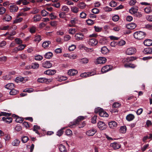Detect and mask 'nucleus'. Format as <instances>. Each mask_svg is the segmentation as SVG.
Wrapping results in <instances>:
<instances>
[{
	"label": "nucleus",
	"instance_id": "43",
	"mask_svg": "<svg viewBox=\"0 0 152 152\" xmlns=\"http://www.w3.org/2000/svg\"><path fill=\"white\" fill-rule=\"evenodd\" d=\"M67 55L69 58L72 59H76L77 57V55L75 54H72L71 55L67 54Z\"/></svg>",
	"mask_w": 152,
	"mask_h": 152
},
{
	"label": "nucleus",
	"instance_id": "50",
	"mask_svg": "<svg viewBox=\"0 0 152 152\" xmlns=\"http://www.w3.org/2000/svg\"><path fill=\"white\" fill-rule=\"evenodd\" d=\"M77 20L76 18H72L70 20V23L72 24L75 26V24L77 23Z\"/></svg>",
	"mask_w": 152,
	"mask_h": 152
},
{
	"label": "nucleus",
	"instance_id": "9",
	"mask_svg": "<svg viewBox=\"0 0 152 152\" xmlns=\"http://www.w3.org/2000/svg\"><path fill=\"white\" fill-rule=\"evenodd\" d=\"M98 127L101 130L105 129L107 128V126L103 122L100 121L98 123Z\"/></svg>",
	"mask_w": 152,
	"mask_h": 152
},
{
	"label": "nucleus",
	"instance_id": "55",
	"mask_svg": "<svg viewBox=\"0 0 152 152\" xmlns=\"http://www.w3.org/2000/svg\"><path fill=\"white\" fill-rule=\"evenodd\" d=\"M36 28L34 26H33L30 28L29 29V31L31 33H34L36 31Z\"/></svg>",
	"mask_w": 152,
	"mask_h": 152
},
{
	"label": "nucleus",
	"instance_id": "59",
	"mask_svg": "<svg viewBox=\"0 0 152 152\" xmlns=\"http://www.w3.org/2000/svg\"><path fill=\"white\" fill-rule=\"evenodd\" d=\"M26 45L24 44H21L20 45L18 48L19 50H23L26 47Z\"/></svg>",
	"mask_w": 152,
	"mask_h": 152
},
{
	"label": "nucleus",
	"instance_id": "45",
	"mask_svg": "<svg viewBox=\"0 0 152 152\" xmlns=\"http://www.w3.org/2000/svg\"><path fill=\"white\" fill-rule=\"evenodd\" d=\"M71 39V37L69 35H65L64 37V39L65 42H67L70 40Z\"/></svg>",
	"mask_w": 152,
	"mask_h": 152
},
{
	"label": "nucleus",
	"instance_id": "41",
	"mask_svg": "<svg viewBox=\"0 0 152 152\" xmlns=\"http://www.w3.org/2000/svg\"><path fill=\"white\" fill-rule=\"evenodd\" d=\"M18 92V91L17 90L12 89L11 90L10 94L11 95H14L17 94Z\"/></svg>",
	"mask_w": 152,
	"mask_h": 152
},
{
	"label": "nucleus",
	"instance_id": "7",
	"mask_svg": "<svg viewBox=\"0 0 152 152\" xmlns=\"http://www.w3.org/2000/svg\"><path fill=\"white\" fill-rule=\"evenodd\" d=\"M107 61V59L104 57H99L96 60L97 64H103L105 63Z\"/></svg>",
	"mask_w": 152,
	"mask_h": 152
},
{
	"label": "nucleus",
	"instance_id": "26",
	"mask_svg": "<svg viewBox=\"0 0 152 152\" xmlns=\"http://www.w3.org/2000/svg\"><path fill=\"white\" fill-rule=\"evenodd\" d=\"M59 150L61 152H66L67 150L65 146L62 144L59 146Z\"/></svg>",
	"mask_w": 152,
	"mask_h": 152
},
{
	"label": "nucleus",
	"instance_id": "46",
	"mask_svg": "<svg viewBox=\"0 0 152 152\" xmlns=\"http://www.w3.org/2000/svg\"><path fill=\"white\" fill-rule=\"evenodd\" d=\"M117 5V3L115 1H112L110 3V5L112 7H115Z\"/></svg>",
	"mask_w": 152,
	"mask_h": 152
},
{
	"label": "nucleus",
	"instance_id": "40",
	"mask_svg": "<svg viewBox=\"0 0 152 152\" xmlns=\"http://www.w3.org/2000/svg\"><path fill=\"white\" fill-rule=\"evenodd\" d=\"M39 66V64L37 63H32L31 65V68L34 69H37Z\"/></svg>",
	"mask_w": 152,
	"mask_h": 152
},
{
	"label": "nucleus",
	"instance_id": "13",
	"mask_svg": "<svg viewBox=\"0 0 152 152\" xmlns=\"http://www.w3.org/2000/svg\"><path fill=\"white\" fill-rule=\"evenodd\" d=\"M96 130L95 129H90L86 132V134L89 136H92L96 132Z\"/></svg>",
	"mask_w": 152,
	"mask_h": 152
},
{
	"label": "nucleus",
	"instance_id": "53",
	"mask_svg": "<svg viewBox=\"0 0 152 152\" xmlns=\"http://www.w3.org/2000/svg\"><path fill=\"white\" fill-rule=\"evenodd\" d=\"M41 14L42 16L44 17L46 16L48 14V12H47L45 10H43L41 11Z\"/></svg>",
	"mask_w": 152,
	"mask_h": 152
},
{
	"label": "nucleus",
	"instance_id": "33",
	"mask_svg": "<svg viewBox=\"0 0 152 152\" xmlns=\"http://www.w3.org/2000/svg\"><path fill=\"white\" fill-rule=\"evenodd\" d=\"M137 10V8L134 7H132L129 10V12L132 14L134 15L136 13Z\"/></svg>",
	"mask_w": 152,
	"mask_h": 152
},
{
	"label": "nucleus",
	"instance_id": "25",
	"mask_svg": "<svg viewBox=\"0 0 152 152\" xmlns=\"http://www.w3.org/2000/svg\"><path fill=\"white\" fill-rule=\"evenodd\" d=\"M5 88L9 90H12L14 87V84L12 83H8L5 86Z\"/></svg>",
	"mask_w": 152,
	"mask_h": 152
},
{
	"label": "nucleus",
	"instance_id": "62",
	"mask_svg": "<svg viewBox=\"0 0 152 152\" xmlns=\"http://www.w3.org/2000/svg\"><path fill=\"white\" fill-rule=\"evenodd\" d=\"M56 41L60 44H61L63 43L62 39L61 38L59 37H57L56 39Z\"/></svg>",
	"mask_w": 152,
	"mask_h": 152
},
{
	"label": "nucleus",
	"instance_id": "23",
	"mask_svg": "<svg viewBox=\"0 0 152 152\" xmlns=\"http://www.w3.org/2000/svg\"><path fill=\"white\" fill-rule=\"evenodd\" d=\"M136 26V25L134 23H132L126 25V27L129 29H133Z\"/></svg>",
	"mask_w": 152,
	"mask_h": 152
},
{
	"label": "nucleus",
	"instance_id": "52",
	"mask_svg": "<svg viewBox=\"0 0 152 152\" xmlns=\"http://www.w3.org/2000/svg\"><path fill=\"white\" fill-rule=\"evenodd\" d=\"M28 140V137H27L26 136H23L22 137V142L24 143H25L27 142Z\"/></svg>",
	"mask_w": 152,
	"mask_h": 152
},
{
	"label": "nucleus",
	"instance_id": "42",
	"mask_svg": "<svg viewBox=\"0 0 152 152\" xmlns=\"http://www.w3.org/2000/svg\"><path fill=\"white\" fill-rule=\"evenodd\" d=\"M72 12L74 13H77L79 11V9L77 7H73L71 8Z\"/></svg>",
	"mask_w": 152,
	"mask_h": 152
},
{
	"label": "nucleus",
	"instance_id": "28",
	"mask_svg": "<svg viewBox=\"0 0 152 152\" xmlns=\"http://www.w3.org/2000/svg\"><path fill=\"white\" fill-rule=\"evenodd\" d=\"M134 115L131 114L127 115L126 117V119L128 121H130L134 119Z\"/></svg>",
	"mask_w": 152,
	"mask_h": 152
},
{
	"label": "nucleus",
	"instance_id": "38",
	"mask_svg": "<svg viewBox=\"0 0 152 152\" xmlns=\"http://www.w3.org/2000/svg\"><path fill=\"white\" fill-rule=\"evenodd\" d=\"M124 66L126 68L130 67L134 68L136 66L134 64H124Z\"/></svg>",
	"mask_w": 152,
	"mask_h": 152
},
{
	"label": "nucleus",
	"instance_id": "29",
	"mask_svg": "<svg viewBox=\"0 0 152 152\" xmlns=\"http://www.w3.org/2000/svg\"><path fill=\"white\" fill-rule=\"evenodd\" d=\"M51 43V42L49 41H45L43 43L42 46L44 48H48Z\"/></svg>",
	"mask_w": 152,
	"mask_h": 152
},
{
	"label": "nucleus",
	"instance_id": "2",
	"mask_svg": "<svg viewBox=\"0 0 152 152\" xmlns=\"http://www.w3.org/2000/svg\"><path fill=\"white\" fill-rule=\"evenodd\" d=\"M134 36L135 38L141 40L145 37V34L142 31H136L134 33Z\"/></svg>",
	"mask_w": 152,
	"mask_h": 152
},
{
	"label": "nucleus",
	"instance_id": "64",
	"mask_svg": "<svg viewBox=\"0 0 152 152\" xmlns=\"http://www.w3.org/2000/svg\"><path fill=\"white\" fill-rule=\"evenodd\" d=\"M125 43L126 42L125 41L122 40L119 42L117 44H118L119 46H121L124 45Z\"/></svg>",
	"mask_w": 152,
	"mask_h": 152
},
{
	"label": "nucleus",
	"instance_id": "1",
	"mask_svg": "<svg viewBox=\"0 0 152 152\" xmlns=\"http://www.w3.org/2000/svg\"><path fill=\"white\" fill-rule=\"evenodd\" d=\"M85 119L84 117L83 116H80L74 121L70 122L69 124V126L71 127H73L75 126L78 125L79 128H83L85 125L86 123L85 121L79 123L80 122Z\"/></svg>",
	"mask_w": 152,
	"mask_h": 152
},
{
	"label": "nucleus",
	"instance_id": "20",
	"mask_svg": "<svg viewBox=\"0 0 152 152\" xmlns=\"http://www.w3.org/2000/svg\"><path fill=\"white\" fill-rule=\"evenodd\" d=\"M56 72L55 70L48 69L44 72V73L45 74L49 75H54Z\"/></svg>",
	"mask_w": 152,
	"mask_h": 152
},
{
	"label": "nucleus",
	"instance_id": "49",
	"mask_svg": "<svg viewBox=\"0 0 152 152\" xmlns=\"http://www.w3.org/2000/svg\"><path fill=\"white\" fill-rule=\"evenodd\" d=\"M23 20L22 18H16L14 21L13 23H16L21 22Z\"/></svg>",
	"mask_w": 152,
	"mask_h": 152
},
{
	"label": "nucleus",
	"instance_id": "57",
	"mask_svg": "<svg viewBox=\"0 0 152 152\" xmlns=\"http://www.w3.org/2000/svg\"><path fill=\"white\" fill-rule=\"evenodd\" d=\"M6 10L5 8L4 7H1L0 8V15H2L4 14L6 12Z\"/></svg>",
	"mask_w": 152,
	"mask_h": 152
},
{
	"label": "nucleus",
	"instance_id": "37",
	"mask_svg": "<svg viewBox=\"0 0 152 152\" xmlns=\"http://www.w3.org/2000/svg\"><path fill=\"white\" fill-rule=\"evenodd\" d=\"M126 126H122L119 130L120 132L122 133H125L126 132Z\"/></svg>",
	"mask_w": 152,
	"mask_h": 152
},
{
	"label": "nucleus",
	"instance_id": "11",
	"mask_svg": "<svg viewBox=\"0 0 152 152\" xmlns=\"http://www.w3.org/2000/svg\"><path fill=\"white\" fill-rule=\"evenodd\" d=\"M136 58L134 57L131 56L129 57H128L126 58H124L122 60V62L125 64H127L130 61H132L135 60Z\"/></svg>",
	"mask_w": 152,
	"mask_h": 152
},
{
	"label": "nucleus",
	"instance_id": "58",
	"mask_svg": "<svg viewBox=\"0 0 152 152\" xmlns=\"http://www.w3.org/2000/svg\"><path fill=\"white\" fill-rule=\"evenodd\" d=\"M92 12L94 14H97L99 12V10L96 8H94L92 10Z\"/></svg>",
	"mask_w": 152,
	"mask_h": 152
},
{
	"label": "nucleus",
	"instance_id": "35",
	"mask_svg": "<svg viewBox=\"0 0 152 152\" xmlns=\"http://www.w3.org/2000/svg\"><path fill=\"white\" fill-rule=\"evenodd\" d=\"M3 19L5 21H9L12 19V17L9 15H6L3 18Z\"/></svg>",
	"mask_w": 152,
	"mask_h": 152
},
{
	"label": "nucleus",
	"instance_id": "60",
	"mask_svg": "<svg viewBox=\"0 0 152 152\" xmlns=\"http://www.w3.org/2000/svg\"><path fill=\"white\" fill-rule=\"evenodd\" d=\"M119 16L118 15H115L112 18L113 20L115 22H116L118 21L119 19Z\"/></svg>",
	"mask_w": 152,
	"mask_h": 152
},
{
	"label": "nucleus",
	"instance_id": "17",
	"mask_svg": "<svg viewBox=\"0 0 152 152\" xmlns=\"http://www.w3.org/2000/svg\"><path fill=\"white\" fill-rule=\"evenodd\" d=\"M78 71L77 70L75 69H69L68 72V74L70 76H74L77 74Z\"/></svg>",
	"mask_w": 152,
	"mask_h": 152
},
{
	"label": "nucleus",
	"instance_id": "51",
	"mask_svg": "<svg viewBox=\"0 0 152 152\" xmlns=\"http://www.w3.org/2000/svg\"><path fill=\"white\" fill-rule=\"evenodd\" d=\"M80 62L83 64H87L88 62V59L87 58H83L80 59Z\"/></svg>",
	"mask_w": 152,
	"mask_h": 152
},
{
	"label": "nucleus",
	"instance_id": "8",
	"mask_svg": "<svg viewBox=\"0 0 152 152\" xmlns=\"http://www.w3.org/2000/svg\"><path fill=\"white\" fill-rule=\"evenodd\" d=\"M38 82L39 83H46L50 82L52 81V79H48L45 78H39L37 80Z\"/></svg>",
	"mask_w": 152,
	"mask_h": 152
},
{
	"label": "nucleus",
	"instance_id": "19",
	"mask_svg": "<svg viewBox=\"0 0 152 152\" xmlns=\"http://www.w3.org/2000/svg\"><path fill=\"white\" fill-rule=\"evenodd\" d=\"M108 125L110 128L114 129L117 126L118 124L117 122L113 121L109 122Z\"/></svg>",
	"mask_w": 152,
	"mask_h": 152
},
{
	"label": "nucleus",
	"instance_id": "18",
	"mask_svg": "<svg viewBox=\"0 0 152 152\" xmlns=\"http://www.w3.org/2000/svg\"><path fill=\"white\" fill-rule=\"evenodd\" d=\"M111 69L110 66L109 65H106L103 66L102 69L101 71L103 73H105Z\"/></svg>",
	"mask_w": 152,
	"mask_h": 152
},
{
	"label": "nucleus",
	"instance_id": "15",
	"mask_svg": "<svg viewBox=\"0 0 152 152\" xmlns=\"http://www.w3.org/2000/svg\"><path fill=\"white\" fill-rule=\"evenodd\" d=\"M52 65V64L49 61H47L42 63V66L46 68H49L51 67Z\"/></svg>",
	"mask_w": 152,
	"mask_h": 152
},
{
	"label": "nucleus",
	"instance_id": "3",
	"mask_svg": "<svg viewBox=\"0 0 152 152\" xmlns=\"http://www.w3.org/2000/svg\"><path fill=\"white\" fill-rule=\"evenodd\" d=\"M95 112L96 113L99 112V115L101 117H107L108 116V114L105 111L99 108L95 109Z\"/></svg>",
	"mask_w": 152,
	"mask_h": 152
},
{
	"label": "nucleus",
	"instance_id": "34",
	"mask_svg": "<svg viewBox=\"0 0 152 152\" xmlns=\"http://www.w3.org/2000/svg\"><path fill=\"white\" fill-rule=\"evenodd\" d=\"M20 142V141L18 139H16L12 142V144L14 146H18L19 145Z\"/></svg>",
	"mask_w": 152,
	"mask_h": 152
},
{
	"label": "nucleus",
	"instance_id": "56",
	"mask_svg": "<svg viewBox=\"0 0 152 152\" xmlns=\"http://www.w3.org/2000/svg\"><path fill=\"white\" fill-rule=\"evenodd\" d=\"M61 10L62 11L68 12L69 11V9L67 6H64L62 7Z\"/></svg>",
	"mask_w": 152,
	"mask_h": 152
},
{
	"label": "nucleus",
	"instance_id": "4",
	"mask_svg": "<svg viewBox=\"0 0 152 152\" xmlns=\"http://www.w3.org/2000/svg\"><path fill=\"white\" fill-rule=\"evenodd\" d=\"M136 52V50L135 48L131 47L126 49V53L127 55H131L134 54Z\"/></svg>",
	"mask_w": 152,
	"mask_h": 152
},
{
	"label": "nucleus",
	"instance_id": "54",
	"mask_svg": "<svg viewBox=\"0 0 152 152\" xmlns=\"http://www.w3.org/2000/svg\"><path fill=\"white\" fill-rule=\"evenodd\" d=\"M76 48V46L75 45H72L69 47V50L70 51H73Z\"/></svg>",
	"mask_w": 152,
	"mask_h": 152
},
{
	"label": "nucleus",
	"instance_id": "6",
	"mask_svg": "<svg viewBox=\"0 0 152 152\" xmlns=\"http://www.w3.org/2000/svg\"><path fill=\"white\" fill-rule=\"evenodd\" d=\"M75 39L78 41L82 40L84 38V36L83 34L79 33H76L75 36Z\"/></svg>",
	"mask_w": 152,
	"mask_h": 152
},
{
	"label": "nucleus",
	"instance_id": "47",
	"mask_svg": "<svg viewBox=\"0 0 152 152\" xmlns=\"http://www.w3.org/2000/svg\"><path fill=\"white\" fill-rule=\"evenodd\" d=\"M43 58V57L40 55H38L35 56L34 58L37 61H41Z\"/></svg>",
	"mask_w": 152,
	"mask_h": 152
},
{
	"label": "nucleus",
	"instance_id": "24",
	"mask_svg": "<svg viewBox=\"0 0 152 152\" xmlns=\"http://www.w3.org/2000/svg\"><path fill=\"white\" fill-rule=\"evenodd\" d=\"M92 73V72H85L81 74L80 76L82 77L85 78L93 75V74Z\"/></svg>",
	"mask_w": 152,
	"mask_h": 152
},
{
	"label": "nucleus",
	"instance_id": "10",
	"mask_svg": "<svg viewBox=\"0 0 152 152\" xmlns=\"http://www.w3.org/2000/svg\"><path fill=\"white\" fill-rule=\"evenodd\" d=\"M110 146L114 149H116L120 148L121 145L119 143L114 142L110 144Z\"/></svg>",
	"mask_w": 152,
	"mask_h": 152
},
{
	"label": "nucleus",
	"instance_id": "16",
	"mask_svg": "<svg viewBox=\"0 0 152 152\" xmlns=\"http://www.w3.org/2000/svg\"><path fill=\"white\" fill-rule=\"evenodd\" d=\"M4 117L2 118V120L4 122L9 124L11 123L12 121V119L10 117H8V116H5Z\"/></svg>",
	"mask_w": 152,
	"mask_h": 152
},
{
	"label": "nucleus",
	"instance_id": "14",
	"mask_svg": "<svg viewBox=\"0 0 152 152\" xmlns=\"http://www.w3.org/2000/svg\"><path fill=\"white\" fill-rule=\"evenodd\" d=\"M42 17L40 15L37 14L35 15L33 17V21L34 22H39L40 20Z\"/></svg>",
	"mask_w": 152,
	"mask_h": 152
},
{
	"label": "nucleus",
	"instance_id": "32",
	"mask_svg": "<svg viewBox=\"0 0 152 152\" xmlns=\"http://www.w3.org/2000/svg\"><path fill=\"white\" fill-rule=\"evenodd\" d=\"M53 54L50 52L46 53L45 55V57L47 59H50L52 57Z\"/></svg>",
	"mask_w": 152,
	"mask_h": 152
},
{
	"label": "nucleus",
	"instance_id": "61",
	"mask_svg": "<svg viewBox=\"0 0 152 152\" xmlns=\"http://www.w3.org/2000/svg\"><path fill=\"white\" fill-rule=\"evenodd\" d=\"M75 28H70L69 30V33L70 34H73L75 33Z\"/></svg>",
	"mask_w": 152,
	"mask_h": 152
},
{
	"label": "nucleus",
	"instance_id": "36",
	"mask_svg": "<svg viewBox=\"0 0 152 152\" xmlns=\"http://www.w3.org/2000/svg\"><path fill=\"white\" fill-rule=\"evenodd\" d=\"M41 39V36L40 35H37L34 37V41L38 43L39 42Z\"/></svg>",
	"mask_w": 152,
	"mask_h": 152
},
{
	"label": "nucleus",
	"instance_id": "63",
	"mask_svg": "<svg viewBox=\"0 0 152 152\" xmlns=\"http://www.w3.org/2000/svg\"><path fill=\"white\" fill-rule=\"evenodd\" d=\"M94 28L95 31L97 32H100L102 30V28L98 26H94Z\"/></svg>",
	"mask_w": 152,
	"mask_h": 152
},
{
	"label": "nucleus",
	"instance_id": "5",
	"mask_svg": "<svg viewBox=\"0 0 152 152\" xmlns=\"http://www.w3.org/2000/svg\"><path fill=\"white\" fill-rule=\"evenodd\" d=\"M10 9L11 12H16L18 9V7L17 6L15 5H14V4L12 3L10 4Z\"/></svg>",
	"mask_w": 152,
	"mask_h": 152
},
{
	"label": "nucleus",
	"instance_id": "12",
	"mask_svg": "<svg viewBox=\"0 0 152 152\" xmlns=\"http://www.w3.org/2000/svg\"><path fill=\"white\" fill-rule=\"evenodd\" d=\"M98 43V41L94 38L90 39L88 41V44L92 46H96Z\"/></svg>",
	"mask_w": 152,
	"mask_h": 152
},
{
	"label": "nucleus",
	"instance_id": "31",
	"mask_svg": "<svg viewBox=\"0 0 152 152\" xmlns=\"http://www.w3.org/2000/svg\"><path fill=\"white\" fill-rule=\"evenodd\" d=\"M101 51L102 53L105 54L108 53L109 50L106 47H103L102 48Z\"/></svg>",
	"mask_w": 152,
	"mask_h": 152
},
{
	"label": "nucleus",
	"instance_id": "21",
	"mask_svg": "<svg viewBox=\"0 0 152 152\" xmlns=\"http://www.w3.org/2000/svg\"><path fill=\"white\" fill-rule=\"evenodd\" d=\"M144 44L145 46H151L152 45V40L150 39H146L144 41Z\"/></svg>",
	"mask_w": 152,
	"mask_h": 152
},
{
	"label": "nucleus",
	"instance_id": "48",
	"mask_svg": "<svg viewBox=\"0 0 152 152\" xmlns=\"http://www.w3.org/2000/svg\"><path fill=\"white\" fill-rule=\"evenodd\" d=\"M15 121L17 123H21L23 122V119L22 118L18 116L16 118Z\"/></svg>",
	"mask_w": 152,
	"mask_h": 152
},
{
	"label": "nucleus",
	"instance_id": "44",
	"mask_svg": "<svg viewBox=\"0 0 152 152\" xmlns=\"http://www.w3.org/2000/svg\"><path fill=\"white\" fill-rule=\"evenodd\" d=\"M64 129V128H63L58 130L57 132V135L59 136H61L63 133V130Z\"/></svg>",
	"mask_w": 152,
	"mask_h": 152
},
{
	"label": "nucleus",
	"instance_id": "27",
	"mask_svg": "<svg viewBox=\"0 0 152 152\" xmlns=\"http://www.w3.org/2000/svg\"><path fill=\"white\" fill-rule=\"evenodd\" d=\"M77 6L80 9H83L86 7V4L83 2H80L77 4Z\"/></svg>",
	"mask_w": 152,
	"mask_h": 152
},
{
	"label": "nucleus",
	"instance_id": "22",
	"mask_svg": "<svg viewBox=\"0 0 152 152\" xmlns=\"http://www.w3.org/2000/svg\"><path fill=\"white\" fill-rule=\"evenodd\" d=\"M145 54H152V48H148L144 49L143 51Z\"/></svg>",
	"mask_w": 152,
	"mask_h": 152
},
{
	"label": "nucleus",
	"instance_id": "39",
	"mask_svg": "<svg viewBox=\"0 0 152 152\" xmlns=\"http://www.w3.org/2000/svg\"><path fill=\"white\" fill-rule=\"evenodd\" d=\"M145 12L147 14H149L152 11L151 7H147L144 9Z\"/></svg>",
	"mask_w": 152,
	"mask_h": 152
},
{
	"label": "nucleus",
	"instance_id": "30",
	"mask_svg": "<svg viewBox=\"0 0 152 152\" xmlns=\"http://www.w3.org/2000/svg\"><path fill=\"white\" fill-rule=\"evenodd\" d=\"M40 129V127L39 126L37 125H34L33 127V130L36 133L39 135L40 134L38 131V130Z\"/></svg>",
	"mask_w": 152,
	"mask_h": 152
}]
</instances>
